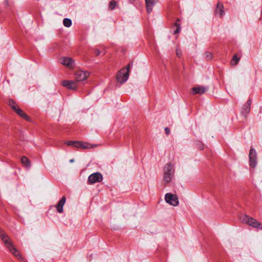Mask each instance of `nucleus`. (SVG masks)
<instances>
[{
  "instance_id": "obj_1",
  "label": "nucleus",
  "mask_w": 262,
  "mask_h": 262,
  "mask_svg": "<svg viewBox=\"0 0 262 262\" xmlns=\"http://www.w3.org/2000/svg\"><path fill=\"white\" fill-rule=\"evenodd\" d=\"M0 237L3 240V242L6 245L7 248L10 252L12 253L15 257L20 260H23V258L20 252L14 247V245L12 244L10 238L6 235L4 231L0 228Z\"/></svg>"
},
{
  "instance_id": "obj_2",
  "label": "nucleus",
  "mask_w": 262,
  "mask_h": 262,
  "mask_svg": "<svg viewBox=\"0 0 262 262\" xmlns=\"http://www.w3.org/2000/svg\"><path fill=\"white\" fill-rule=\"evenodd\" d=\"M174 172L173 165L171 163L166 164L164 168V180L166 183H169L173 177Z\"/></svg>"
},
{
  "instance_id": "obj_3",
  "label": "nucleus",
  "mask_w": 262,
  "mask_h": 262,
  "mask_svg": "<svg viewBox=\"0 0 262 262\" xmlns=\"http://www.w3.org/2000/svg\"><path fill=\"white\" fill-rule=\"evenodd\" d=\"M242 221L243 223L247 224L252 227L262 229V225L256 220L250 217L248 215H245L242 217Z\"/></svg>"
},
{
  "instance_id": "obj_4",
  "label": "nucleus",
  "mask_w": 262,
  "mask_h": 262,
  "mask_svg": "<svg viewBox=\"0 0 262 262\" xmlns=\"http://www.w3.org/2000/svg\"><path fill=\"white\" fill-rule=\"evenodd\" d=\"M165 200L166 203L173 206H177L179 204L178 196L170 193H167L165 195Z\"/></svg>"
},
{
  "instance_id": "obj_5",
  "label": "nucleus",
  "mask_w": 262,
  "mask_h": 262,
  "mask_svg": "<svg viewBox=\"0 0 262 262\" xmlns=\"http://www.w3.org/2000/svg\"><path fill=\"white\" fill-rule=\"evenodd\" d=\"M128 76L129 74L128 72H125V69L122 68L118 73L116 79L118 82L122 84L127 80Z\"/></svg>"
},
{
  "instance_id": "obj_6",
  "label": "nucleus",
  "mask_w": 262,
  "mask_h": 262,
  "mask_svg": "<svg viewBox=\"0 0 262 262\" xmlns=\"http://www.w3.org/2000/svg\"><path fill=\"white\" fill-rule=\"evenodd\" d=\"M102 180V175L100 172H95L89 176L88 181L89 184H92L100 182Z\"/></svg>"
},
{
  "instance_id": "obj_7",
  "label": "nucleus",
  "mask_w": 262,
  "mask_h": 262,
  "mask_svg": "<svg viewBox=\"0 0 262 262\" xmlns=\"http://www.w3.org/2000/svg\"><path fill=\"white\" fill-rule=\"evenodd\" d=\"M249 165L252 168L257 165V153L254 148H251L249 154Z\"/></svg>"
},
{
  "instance_id": "obj_8",
  "label": "nucleus",
  "mask_w": 262,
  "mask_h": 262,
  "mask_svg": "<svg viewBox=\"0 0 262 262\" xmlns=\"http://www.w3.org/2000/svg\"><path fill=\"white\" fill-rule=\"evenodd\" d=\"M89 75L90 73L88 72L78 71L75 73L74 77L75 80L78 82L86 80Z\"/></svg>"
},
{
  "instance_id": "obj_9",
  "label": "nucleus",
  "mask_w": 262,
  "mask_h": 262,
  "mask_svg": "<svg viewBox=\"0 0 262 262\" xmlns=\"http://www.w3.org/2000/svg\"><path fill=\"white\" fill-rule=\"evenodd\" d=\"M62 85L68 89L72 90H76L78 86L77 82L73 80H63Z\"/></svg>"
},
{
  "instance_id": "obj_10",
  "label": "nucleus",
  "mask_w": 262,
  "mask_h": 262,
  "mask_svg": "<svg viewBox=\"0 0 262 262\" xmlns=\"http://www.w3.org/2000/svg\"><path fill=\"white\" fill-rule=\"evenodd\" d=\"M61 63L69 68H73L74 60L70 57H64L61 59Z\"/></svg>"
},
{
  "instance_id": "obj_11",
  "label": "nucleus",
  "mask_w": 262,
  "mask_h": 262,
  "mask_svg": "<svg viewBox=\"0 0 262 262\" xmlns=\"http://www.w3.org/2000/svg\"><path fill=\"white\" fill-rule=\"evenodd\" d=\"M251 103L252 100L249 99L244 104L241 111V113L243 115L246 116L250 112Z\"/></svg>"
},
{
  "instance_id": "obj_12",
  "label": "nucleus",
  "mask_w": 262,
  "mask_h": 262,
  "mask_svg": "<svg viewBox=\"0 0 262 262\" xmlns=\"http://www.w3.org/2000/svg\"><path fill=\"white\" fill-rule=\"evenodd\" d=\"M146 7L148 13H150L152 10L153 7L157 3L158 0H145Z\"/></svg>"
},
{
  "instance_id": "obj_13",
  "label": "nucleus",
  "mask_w": 262,
  "mask_h": 262,
  "mask_svg": "<svg viewBox=\"0 0 262 262\" xmlns=\"http://www.w3.org/2000/svg\"><path fill=\"white\" fill-rule=\"evenodd\" d=\"M66 198L63 196L61 200L58 202V204L55 206L57 211L59 213L63 212V207L66 203Z\"/></svg>"
},
{
  "instance_id": "obj_14",
  "label": "nucleus",
  "mask_w": 262,
  "mask_h": 262,
  "mask_svg": "<svg viewBox=\"0 0 262 262\" xmlns=\"http://www.w3.org/2000/svg\"><path fill=\"white\" fill-rule=\"evenodd\" d=\"M207 89L204 86H198L192 88V94L193 95L199 94H202L207 91Z\"/></svg>"
},
{
  "instance_id": "obj_15",
  "label": "nucleus",
  "mask_w": 262,
  "mask_h": 262,
  "mask_svg": "<svg viewBox=\"0 0 262 262\" xmlns=\"http://www.w3.org/2000/svg\"><path fill=\"white\" fill-rule=\"evenodd\" d=\"M223 9V4L220 3H217L215 11V14L219 15L220 16H222L224 14V11Z\"/></svg>"
},
{
  "instance_id": "obj_16",
  "label": "nucleus",
  "mask_w": 262,
  "mask_h": 262,
  "mask_svg": "<svg viewBox=\"0 0 262 262\" xmlns=\"http://www.w3.org/2000/svg\"><path fill=\"white\" fill-rule=\"evenodd\" d=\"M14 111L21 117L23 118L26 120H29V118L28 117V116L19 107H17Z\"/></svg>"
},
{
  "instance_id": "obj_17",
  "label": "nucleus",
  "mask_w": 262,
  "mask_h": 262,
  "mask_svg": "<svg viewBox=\"0 0 262 262\" xmlns=\"http://www.w3.org/2000/svg\"><path fill=\"white\" fill-rule=\"evenodd\" d=\"M95 145H93L87 142H84L81 141V149H91L95 147Z\"/></svg>"
},
{
  "instance_id": "obj_18",
  "label": "nucleus",
  "mask_w": 262,
  "mask_h": 262,
  "mask_svg": "<svg viewBox=\"0 0 262 262\" xmlns=\"http://www.w3.org/2000/svg\"><path fill=\"white\" fill-rule=\"evenodd\" d=\"M7 103H8V105L13 110H15L18 107V106L16 104V103L12 99H9Z\"/></svg>"
},
{
  "instance_id": "obj_19",
  "label": "nucleus",
  "mask_w": 262,
  "mask_h": 262,
  "mask_svg": "<svg viewBox=\"0 0 262 262\" xmlns=\"http://www.w3.org/2000/svg\"><path fill=\"white\" fill-rule=\"evenodd\" d=\"M21 163L26 167H29L30 166V163L29 159L26 157H23L21 159Z\"/></svg>"
},
{
  "instance_id": "obj_20",
  "label": "nucleus",
  "mask_w": 262,
  "mask_h": 262,
  "mask_svg": "<svg viewBox=\"0 0 262 262\" xmlns=\"http://www.w3.org/2000/svg\"><path fill=\"white\" fill-rule=\"evenodd\" d=\"M63 24L65 27H70L72 25V20L68 18H64Z\"/></svg>"
},
{
  "instance_id": "obj_21",
  "label": "nucleus",
  "mask_w": 262,
  "mask_h": 262,
  "mask_svg": "<svg viewBox=\"0 0 262 262\" xmlns=\"http://www.w3.org/2000/svg\"><path fill=\"white\" fill-rule=\"evenodd\" d=\"M204 57L207 60H211L213 57V55L212 53L210 52L206 51L204 53Z\"/></svg>"
},
{
  "instance_id": "obj_22",
  "label": "nucleus",
  "mask_w": 262,
  "mask_h": 262,
  "mask_svg": "<svg viewBox=\"0 0 262 262\" xmlns=\"http://www.w3.org/2000/svg\"><path fill=\"white\" fill-rule=\"evenodd\" d=\"M239 58L236 55H234L231 61V63L232 65H236L238 62Z\"/></svg>"
},
{
  "instance_id": "obj_23",
  "label": "nucleus",
  "mask_w": 262,
  "mask_h": 262,
  "mask_svg": "<svg viewBox=\"0 0 262 262\" xmlns=\"http://www.w3.org/2000/svg\"><path fill=\"white\" fill-rule=\"evenodd\" d=\"M116 4H117L116 2H115V1H113V0L111 1L110 2L109 8L111 10L114 9L115 8V6H116Z\"/></svg>"
},
{
  "instance_id": "obj_24",
  "label": "nucleus",
  "mask_w": 262,
  "mask_h": 262,
  "mask_svg": "<svg viewBox=\"0 0 262 262\" xmlns=\"http://www.w3.org/2000/svg\"><path fill=\"white\" fill-rule=\"evenodd\" d=\"M81 141H75V147L81 149Z\"/></svg>"
},
{
  "instance_id": "obj_25",
  "label": "nucleus",
  "mask_w": 262,
  "mask_h": 262,
  "mask_svg": "<svg viewBox=\"0 0 262 262\" xmlns=\"http://www.w3.org/2000/svg\"><path fill=\"white\" fill-rule=\"evenodd\" d=\"M133 66V62H130L129 63L127 67H126V69H125V72H128V73L129 74V71L130 70V68Z\"/></svg>"
},
{
  "instance_id": "obj_26",
  "label": "nucleus",
  "mask_w": 262,
  "mask_h": 262,
  "mask_svg": "<svg viewBox=\"0 0 262 262\" xmlns=\"http://www.w3.org/2000/svg\"><path fill=\"white\" fill-rule=\"evenodd\" d=\"M66 144L68 145V146H73L74 147L75 146V141H67Z\"/></svg>"
},
{
  "instance_id": "obj_27",
  "label": "nucleus",
  "mask_w": 262,
  "mask_h": 262,
  "mask_svg": "<svg viewBox=\"0 0 262 262\" xmlns=\"http://www.w3.org/2000/svg\"><path fill=\"white\" fill-rule=\"evenodd\" d=\"M165 132L167 135H168L170 133V130L168 127L165 128Z\"/></svg>"
},
{
  "instance_id": "obj_28",
  "label": "nucleus",
  "mask_w": 262,
  "mask_h": 262,
  "mask_svg": "<svg viewBox=\"0 0 262 262\" xmlns=\"http://www.w3.org/2000/svg\"><path fill=\"white\" fill-rule=\"evenodd\" d=\"M180 29H181L180 26H178L177 29L176 31H174V33L176 34V33H178L180 31Z\"/></svg>"
},
{
  "instance_id": "obj_29",
  "label": "nucleus",
  "mask_w": 262,
  "mask_h": 262,
  "mask_svg": "<svg viewBox=\"0 0 262 262\" xmlns=\"http://www.w3.org/2000/svg\"><path fill=\"white\" fill-rule=\"evenodd\" d=\"M95 54L97 56L100 54V51L98 49L95 50Z\"/></svg>"
},
{
  "instance_id": "obj_30",
  "label": "nucleus",
  "mask_w": 262,
  "mask_h": 262,
  "mask_svg": "<svg viewBox=\"0 0 262 262\" xmlns=\"http://www.w3.org/2000/svg\"><path fill=\"white\" fill-rule=\"evenodd\" d=\"M177 55L179 57H180L181 56V53L180 52H179L178 50H177Z\"/></svg>"
},
{
  "instance_id": "obj_31",
  "label": "nucleus",
  "mask_w": 262,
  "mask_h": 262,
  "mask_svg": "<svg viewBox=\"0 0 262 262\" xmlns=\"http://www.w3.org/2000/svg\"><path fill=\"white\" fill-rule=\"evenodd\" d=\"M74 159H71V160H70V162L71 163H72V162H74Z\"/></svg>"
}]
</instances>
